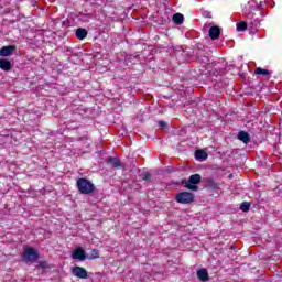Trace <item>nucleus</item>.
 I'll list each match as a JSON object with an SVG mask.
<instances>
[{
  "instance_id": "22",
  "label": "nucleus",
  "mask_w": 282,
  "mask_h": 282,
  "mask_svg": "<svg viewBox=\"0 0 282 282\" xmlns=\"http://www.w3.org/2000/svg\"><path fill=\"white\" fill-rule=\"evenodd\" d=\"M159 127H160L161 129L166 128V122H165V121H159Z\"/></svg>"
},
{
  "instance_id": "15",
  "label": "nucleus",
  "mask_w": 282,
  "mask_h": 282,
  "mask_svg": "<svg viewBox=\"0 0 282 282\" xmlns=\"http://www.w3.org/2000/svg\"><path fill=\"white\" fill-rule=\"evenodd\" d=\"M172 20L174 21L175 25H182L184 23V14L175 13L172 17Z\"/></svg>"
},
{
  "instance_id": "10",
  "label": "nucleus",
  "mask_w": 282,
  "mask_h": 282,
  "mask_svg": "<svg viewBox=\"0 0 282 282\" xmlns=\"http://www.w3.org/2000/svg\"><path fill=\"white\" fill-rule=\"evenodd\" d=\"M195 158L199 162H204V160H208V153L205 150H196Z\"/></svg>"
},
{
  "instance_id": "17",
  "label": "nucleus",
  "mask_w": 282,
  "mask_h": 282,
  "mask_svg": "<svg viewBox=\"0 0 282 282\" xmlns=\"http://www.w3.org/2000/svg\"><path fill=\"white\" fill-rule=\"evenodd\" d=\"M236 28L238 32H246V30L248 29V23L246 21L238 22L236 24Z\"/></svg>"
},
{
  "instance_id": "9",
  "label": "nucleus",
  "mask_w": 282,
  "mask_h": 282,
  "mask_svg": "<svg viewBox=\"0 0 282 282\" xmlns=\"http://www.w3.org/2000/svg\"><path fill=\"white\" fill-rule=\"evenodd\" d=\"M0 69H2V72H10L12 69V62L8 59H0Z\"/></svg>"
},
{
  "instance_id": "5",
  "label": "nucleus",
  "mask_w": 282,
  "mask_h": 282,
  "mask_svg": "<svg viewBox=\"0 0 282 282\" xmlns=\"http://www.w3.org/2000/svg\"><path fill=\"white\" fill-rule=\"evenodd\" d=\"M73 276H77V279H89V274L87 270L83 267H74L72 269Z\"/></svg>"
},
{
  "instance_id": "2",
  "label": "nucleus",
  "mask_w": 282,
  "mask_h": 282,
  "mask_svg": "<svg viewBox=\"0 0 282 282\" xmlns=\"http://www.w3.org/2000/svg\"><path fill=\"white\" fill-rule=\"evenodd\" d=\"M200 183L202 175L199 174H192L187 181L182 180V184H185V188H187L188 191H199V186H197V184Z\"/></svg>"
},
{
  "instance_id": "1",
  "label": "nucleus",
  "mask_w": 282,
  "mask_h": 282,
  "mask_svg": "<svg viewBox=\"0 0 282 282\" xmlns=\"http://www.w3.org/2000/svg\"><path fill=\"white\" fill-rule=\"evenodd\" d=\"M76 186L80 195H91V193L96 191V185H94L91 181L85 177L78 178L76 182Z\"/></svg>"
},
{
  "instance_id": "20",
  "label": "nucleus",
  "mask_w": 282,
  "mask_h": 282,
  "mask_svg": "<svg viewBox=\"0 0 282 282\" xmlns=\"http://www.w3.org/2000/svg\"><path fill=\"white\" fill-rule=\"evenodd\" d=\"M240 210H242V213H248V210H250V203L248 202L241 203Z\"/></svg>"
},
{
  "instance_id": "13",
  "label": "nucleus",
  "mask_w": 282,
  "mask_h": 282,
  "mask_svg": "<svg viewBox=\"0 0 282 282\" xmlns=\"http://www.w3.org/2000/svg\"><path fill=\"white\" fill-rule=\"evenodd\" d=\"M238 140H240V142H243V144H248L250 142V134L246 131H240L238 133Z\"/></svg>"
},
{
  "instance_id": "23",
  "label": "nucleus",
  "mask_w": 282,
  "mask_h": 282,
  "mask_svg": "<svg viewBox=\"0 0 282 282\" xmlns=\"http://www.w3.org/2000/svg\"><path fill=\"white\" fill-rule=\"evenodd\" d=\"M47 263L46 262H40V268H46Z\"/></svg>"
},
{
  "instance_id": "12",
  "label": "nucleus",
  "mask_w": 282,
  "mask_h": 282,
  "mask_svg": "<svg viewBox=\"0 0 282 282\" xmlns=\"http://www.w3.org/2000/svg\"><path fill=\"white\" fill-rule=\"evenodd\" d=\"M197 279L199 281H203V282L208 281V270H206V269H198L197 270Z\"/></svg>"
},
{
  "instance_id": "11",
  "label": "nucleus",
  "mask_w": 282,
  "mask_h": 282,
  "mask_svg": "<svg viewBox=\"0 0 282 282\" xmlns=\"http://www.w3.org/2000/svg\"><path fill=\"white\" fill-rule=\"evenodd\" d=\"M75 36H76V39H78L79 41H84V39H87V29L78 28V29L75 31Z\"/></svg>"
},
{
  "instance_id": "4",
  "label": "nucleus",
  "mask_w": 282,
  "mask_h": 282,
  "mask_svg": "<svg viewBox=\"0 0 282 282\" xmlns=\"http://www.w3.org/2000/svg\"><path fill=\"white\" fill-rule=\"evenodd\" d=\"M22 257L26 263H34V261L39 260V251L32 247H28Z\"/></svg>"
},
{
  "instance_id": "14",
  "label": "nucleus",
  "mask_w": 282,
  "mask_h": 282,
  "mask_svg": "<svg viewBox=\"0 0 282 282\" xmlns=\"http://www.w3.org/2000/svg\"><path fill=\"white\" fill-rule=\"evenodd\" d=\"M108 164H111L112 169H120L122 166L120 159L115 158V156H110L108 159Z\"/></svg>"
},
{
  "instance_id": "8",
  "label": "nucleus",
  "mask_w": 282,
  "mask_h": 282,
  "mask_svg": "<svg viewBox=\"0 0 282 282\" xmlns=\"http://www.w3.org/2000/svg\"><path fill=\"white\" fill-rule=\"evenodd\" d=\"M73 259H78L79 261H85L87 259V253L83 248H77L73 251Z\"/></svg>"
},
{
  "instance_id": "6",
  "label": "nucleus",
  "mask_w": 282,
  "mask_h": 282,
  "mask_svg": "<svg viewBox=\"0 0 282 282\" xmlns=\"http://www.w3.org/2000/svg\"><path fill=\"white\" fill-rule=\"evenodd\" d=\"M219 36H221V28L218 25H213L209 28V39H212V41H217Z\"/></svg>"
},
{
  "instance_id": "21",
  "label": "nucleus",
  "mask_w": 282,
  "mask_h": 282,
  "mask_svg": "<svg viewBox=\"0 0 282 282\" xmlns=\"http://www.w3.org/2000/svg\"><path fill=\"white\" fill-rule=\"evenodd\" d=\"M142 180H144V182H151V174L150 173L143 174Z\"/></svg>"
},
{
  "instance_id": "19",
  "label": "nucleus",
  "mask_w": 282,
  "mask_h": 282,
  "mask_svg": "<svg viewBox=\"0 0 282 282\" xmlns=\"http://www.w3.org/2000/svg\"><path fill=\"white\" fill-rule=\"evenodd\" d=\"M207 186L208 188H210L212 191H217V188H219V184H217V182L213 181V180H208L207 181Z\"/></svg>"
},
{
  "instance_id": "16",
  "label": "nucleus",
  "mask_w": 282,
  "mask_h": 282,
  "mask_svg": "<svg viewBox=\"0 0 282 282\" xmlns=\"http://www.w3.org/2000/svg\"><path fill=\"white\" fill-rule=\"evenodd\" d=\"M254 74L257 76H270L271 72L265 68L257 67Z\"/></svg>"
},
{
  "instance_id": "3",
  "label": "nucleus",
  "mask_w": 282,
  "mask_h": 282,
  "mask_svg": "<svg viewBox=\"0 0 282 282\" xmlns=\"http://www.w3.org/2000/svg\"><path fill=\"white\" fill-rule=\"evenodd\" d=\"M178 204H193L195 202V194L191 192H181L175 197Z\"/></svg>"
},
{
  "instance_id": "18",
  "label": "nucleus",
  "mask_w": 282,
  "mask_h": 282,
  "mask_svg": "<svg viewBox=\"0 0 282 282\" xmlns=\"http://www.w3.org/2000/svg\"><path fill=\"white\" fill-rule=\"evenodd\" d=\"M88 259H100V252L98 251V249H93L88 256Z\"/></svg>"
},
{
  "instance_id": "7",
  "label": "nucleus",
  "mask_w": 282,
  "mask_h": 282,
  "mask_svg": "<svg viewBox=\"0 0 282 282\" xmlns=\"http://www.w3.org/2000/svg\"><path fill=\"white\" fill-rule=\"evenodd\" d=\"M14 50H17L15 45H8V46H2L0 48V56H12L14 53Z\"/></svg>"
}]
</instances>
